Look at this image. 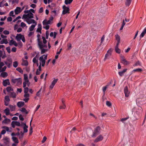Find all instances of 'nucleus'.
Instances as JSON below:
<instances>
[{
    "mask_svg": "<svg viewBox=\"0 0 146 146\" xmlns=\"http://www.w3.org/2000/svg\"><path fill=\"white\" fill-rule=\"evenodd\" d=\"M142 111L143 109L142 108L140 107L137 109L135 112L137 114L139 115L142 113Z\"/></svg>",
    "mask_w": 146,
    "mask_h": 146,
    "instance_id": "22",
    "label": "nucleus"
},
{
    "mask_svg": "<svg viewBox=\"0 0 146 146\" xmlns=\"http://www.w3.org/2000/svg\"><path fill=\"white\" fill-rule=\"evenodd\" d=\"M42 38L43 40V43L44 44H45L46 42H47V41L46 40L45 38L43 36L42 37Z\"/></svg>",
    "mask_w": 146,
    "mask_h": 146,
    "instance_id": "60",
    "label": "nucleus"
},
{
    "mask_svg": "<svg viewBox=\"0 0 146 146\" xmlns=\"http://www.w3.org/2000/svg\"><path fill=\"white\" fill-rule=\"evenodd\" d=\"M5 99L6 101L7 102H9L10 101L9 97L8 96H6L5 98Z\"/></svg>",
    "mask_w": 146,
    "mask_h": 146,
    "instance_id": "48",
    "label": "nucleus"
},
{
    "mask_svg": "<svg viewBox=\"0 0 146 146\" xmlns=\"http://www.w3.org/2000/svg\"><path fill=\"white\" fill-rule=\"evenodd\" d=\"M20 111L26 114H27L28 113V111L26 110L25 108H22L20 110Z\"/></svg>",
    "mask_w": 146,
    "mask_h": 146,
    "instance_id": "28",
    "label": "nucleus"
},
{
    "mask_svg": "<svg viewBox=\"0 0 146 146\" xmlns=\"http://www.w3.org/2000/svg\"><path fill=\"white\" fill-rule=\"evenodd\" d=\"M63 10L62 12V14L65 15L67 13H69L70 9L68 7L64 5L62 6Z\"/></svg>",
    "mask_w": 146,
    "mask_h": 146,
    "instance_id": "6",
    "label": "nucleus"
},
{
    "mask_svg": "<svg viewBox=\"0 0 146 146\" xmlns=\"http://www.w3.org/2000/svg\"><path fill=\"white\" fill-rule=\"evenodd\" d=\"M24 77L25 81H26L27 82H29L28 76L27 74H24Z\"/></svg>",
    "mask_w": 146,
    "mask_h": 146,
    "instance_id": "41",
    "label": "nucleus"
},
{
    "mask_svg": "<svg viewBox=\"0 0 146 146\" xmlns=\"http://www.w3.org/2000/svg\"><path fill=\"white\" fill-rule=\"evenodd\" d=\"M3 85L4 86H6L7 85L10 84L9 80V79H7L4 80L3 81Z\"/></svg>",
    "mask_w": 146,
    "mask_h": 146,
    "instance_id": "13",
    "label": "nucleus"
},
{
    "mask_svg": "<svg viewBox=\"0 0 146 146\" xmlns=\"http://www.w3.org/2000/svg\"><path fill=\"white\" fill-rule=\"evenodd\" d=\"M127 70V69H124L122 71L119 72H118V74L119 75L121 76H123L124 73Z\"/></svg>",
    "mask_w": 146,
    "mask_h": 146,
    "instance_id": "26",
    "label": "nucleus"
},
{
    "mask_svg": "<svg viewBox=\"0 0 146 146\" xmlns=\"http://www.w3.org/2000/svg\"><path fill=\"white\" fill-rule=\"evenodd\" d=\"M73 1V0H65L64 3L66 5L70 4L72 3Z\"/></svg>",
    "mask_w": 146,
    "mask_h": 146,
    "instance_id": "37",
    "label": "nucleus"
},
{
    "mask_svg": "<svg viewBox=\"0 0 146 146\" xmlns=\"http://www.w3.org/2000/svg\"><path fill=\"white\" fill-rule=\"evenodd\" d=\"M119 45L116 44L115 47V50L117 53L119 54L120 53V50L118 48Z\"/></svg>",
    "mask_w": 146,
    "mask_h": 146,
    "instance_id": "30",
    "label": "nucleus"
},
{
    "mask_svg": "<svg viewBox=\"0 0 146 146\" xmlns=\"http://www.w3.org/2000/svg\"><path fill=\"white\" fill-rule=\"evenodd\" d=\"M42 90V88H41L36 93V96L38 97H40V93Z\"/></svg>",
    "mask_w": 146,
    "mask_h": 146,
    "instance_id": "53",
    "label": "nucleus"
},
{
    "mask_svg": "<svg viewBox=\"0 0 146 146\" xmlns=\"http://www.w3.org/2000/svg\"><path fill=\"white\" fill-rule=\"evenodd\" d=\"M45 25V26H44L43 28L45 29L46 30H48L49 29V26L48 25Z\"/></svg>",
    "mask_w": 146,
    "mask_h": 146,
    "instance_id": "59",
    "label": "nucleus"
},
{
    "mask_svg": "<svg viewBox=\"0 0 146 146\" xmlns=\"http://www.w3.org/2000/svg\"><path fill=\"white\" fill-rule=\"evenodd\" d=\"M47 54H44L40 56L39 58L40 64H41L42 66L43 67L44 66L46 60L47 59Z\"/></svg>",
    "mask_w": 146,
    "mask_h": 146,
    "instance_id": "1",
    "label": "nucleus"
},
{
    "mask_svg": "<svg viewBox=\"0 0 146 146\" xmlns=\"http://www.w3.org/2000/svg\"><path fill=\"white\" fill-rule=\"evenodd\" d=\"M11 96L13 98H15L16 96L15 93L14 92H12L11 93Z\"/></svg>",
    "mask_w": 146,
    "mask_h": 146,
    "instance_id": "63",
    "label": "nucleus"
},
{
    "mask_svg": "<svg viewBox=\"0 0 146 146\" xmlns=\"http://www.w3.org/2000/svg\"><path fill=\"white\" fill-rule=\"evenodd\" d=\"M11 126L13 128H15V125L19 126H21L20 123L18 121H13L11 123Z\"/></svg>",
    "mask_w": 146,
    "mask_h": 146,
    "instance_id": "9",
    "label": "nucleus"
},
{
    "mask_svg": "<svg viewBox=\"0 0 146 146\" xmlns=\"http://www.w3.org/2000/svg\"><path fill=\"white\" fill-rule=\"evenodd\" d=\"M9 44L10 46H11L12 45H14L15 46H17L18 45L17 43L13 39L10 41Z\"/></svg>",
    "mask_w": 146,
    "mask_h": 146,
    "instance_id": "17",
    "label": "nucleus"
},
{
    "mask_svg": "<svg viewBox=\"0 0 146 146\" xmlns=\"http://www.w3.org/2000/svg\"><path fill=\"white\" fill-rule=\"evenodd\" d=\"M21 26L23 28L25 27H26V28H27V27L26 26V24L23 22H21Z\"/></svg>",
    "mask_w": 146,
    "mask_h": 146,
    "instance_id": "49",
    "label": "nucleus"
},
{
    "mask_svg": "<svg viewBox=\"0 0 146 146\" xmlns=\"http://www.w3.org/2000/svg\"><path fill=\"white\" fill-rule=\"evenodd\" d=\"M12 81L13 83H17L18 85L21 84L22 82V79L21 78L12 79Z\"/></svg>",
    "mask_w": 146,
    "mask_h": 146,
    "instance_id": "5",
    "label": "nucleus"
},
{
    "mask_svg": "<svg viewBox=\"0 0 146 146\" xmlns=\"http://www.w3.org/2000/svg\"><path fill=\"white\" fill-rule=\"evenodd\" d=\"M9 15L10 16H12V17H14L15 15H14V11H11L9 13Z\"/></svg>",
    "mask_w": 146,
    "mask_h": 146,
    "instance_id": "64",
    "label": "nucleus"
},
{
    "mask_svg": "<svg viewBox=\"0 0 146 146\" xmlns=\"http://www.w3.org/2000/svg\"><path fill=\"white\" fill-rule=\"evenodd\" d=\"M11 121V120L7 118H6L4 120L2 121V123L5 124H8Z\"/></svg>",
    "mask_w": 146,
    "mask_h": 146,
    "instance_id": "21",
    "label": "nucleus"
},
{
    "mask_svg": "<svg viewBox=\"0 0 146 146\" xmlns=\"http://www.w3.org/2000/svg\"><path fill=\"white\" fill-rule=\"evenodd\" d=\"M29 24H30L31 23H33L35 24L36 23V22L34 19H26V21Z\"/></svg>",
    "mask_w": 146,
    "mask_h": 146,
    "instance_id": "19",
    "label": "nucleus"
},
{
    "mask_svg": "<svg viewBox=\"0 0 146 146\" xmlns=\"http://www.w3.org/2000/svg\"><path fill=\"white\" fill-rule=\"evenodd\" d=\"M106 105L109 107H110L111 106V102L108 101H107L106 102Z\"/></svg>",
    "mask_w": 146,
    "mask_h": 146,
    "instance_id": "55",
    "label": "nucleus"
},
{
    "mask_svg": "<svg viewBox=\"0 0 146 146\" xmlns=\"http://www.w3.org/2000/svg\"><path fill=\"white\" fill-rule=\"evenodd\" d=\"M115 37L117 41L116 44H119L120 40V37L117 34L115 35Z\"/></svg>",
    "mask_w": 146,
    "mask_h": 146,
    "instance_id": "23",
    "label": "nucleus"
},
{
    "mask_svg": "<svg viewBox=\"0 0 146 146\" xmlns=\"http://www.w3.org/2000/svg\"><path fill=\"white\" fill-rule=\"evenodd\" d=\"M128 118V117H126L125 118H123L121 119V121L123 123H124V121H125Z\"/></svg>",
    "mask_w": 146,
    "mask_h": 146,
    "instance_id": "61",
    "label": "nucleus"
},
{
    "mask_svg": "<svg viewBox=\"0 0 146 146\" xmlns=\"http://www.w3.org/2000/svg\"><path fill=\"white\" fill-rule=\"evenodd\" d=\"M51 22L49 20L47 21V20H45L43 21L42 22L43 25L44 26H45V25H48L50 24L51 23Z\"/></svg>",
    "mask_w": 146,
    "mask_h": 146,
    "instance_id": "24",
    "label": "nucleus"
},
{
    "mask_svg": "<svg viewBox=\"0 0 146 146\" xmlns=\"http://www.w3.org/2000/svg\"><path fill=\"white\" fill-rule=\"evenodd\" d=\"M12 139L13 141L16 143H18V141L17 138L15 137H13Z\"/></svg>",
    "mask_w": 146,
    "mask_h": 146,
    "instance_id": "40",
    "label": "nucleus"
},
{
    "mask_svg": "<svg viewBox=\"0 0 146 146\" xmlns=\"http://www.w3.org/2000/svg\"><path fill=\"white\" fill-rule=\"evenodd\" d=\"M4 112L5 113L6 115H7L10 114V110L8 108H6L4 110Z\"/></svg>",
    "mask_w": 146,
    "mask_h": 146,
    "instance_id": "31",
    "label": "nucleus"
},
{
    "mask_svg": "<svg viewBox=\"0 0 146 146\" xmlns=\"http://www.w3.org/2000/svg\"><path fill=\"white\" fill-rule=\"evenodd\" d=\"M103 139V137L101 135H99L98 137L96 138L94 140V142H97L102 140Z\"/></svg>",
    "mask_w": 146,
    "mask_h": 146,
    "instance_id": "15",
    "label": "nucleus"
},
{
    "mask_svg": "<svg viewBox=\"0 0 146 146\" xmlns=\"http://www.w3.org/2000/svg\"><path fill=\"white\" fill-rule=\"evenodd\" d=\"M6 90L8 92H10L11 91L13 90V89L11 88V87L10 86L7 87L6 88Z\"/></svg>",
    "mask_w": 146,
    "mask_h": 146,
    "instance_id": "52",
    "label": "nucleus"
},
{
    "mask_svg": "<svg viewBox=\"0 0 146 146\" xmlns=\"http://www.w3.org/2000/svg\"><path fill=\"white\" fill-rule=\"evenodd\" d=\"M108 85H106L105 86L103 87L102 88V90H103V92H104V95H105V92L107 88L108 87Z\"/></svg>",
    "mask_w": 146,
    "mask_h": 146,
    "instance_id": "42",
    "label": "nucleus"
},
{
    "mask_svg": "<svg viewBox=\"0 0 146 146\" xmlns=\"http://www.w3.org/2000/svg\"><path fill=\"white\" fill-rule=\"evenodd\" d=\"M58 80V79H54L52 82L50 86V88L51 89L53 88L54 86L56 84V83L57 82Z\"/></svg>",
    "mask_w": 146,
    "mask_h": 146,
    "instance_id": "14",
    "label": "nucleus"
},
{
    "mask_svg": "<svg viewBox=\"0 0 146 146\" xmlns=\"http://www.w3.org/2000/svg\"><path fill=\"white\" fill-rule=\"evenodd\" d=\"M21 12V8L19 7H17L15 10V13L16 15L20 13Z\"/></svg>",
    "mask_w": 146,
    "mask_h": 146,
    "instance_id": "18",
    "label": "nucleus"
},
{
    "mask_svg": "<svg viewBox=\"0 0 146 146\" xmlns=\"http://www.w3.org/2000/svg\"><path fill=\"white\" fill-rule=\"evenodd\" d=\"M100 128L99 126L97 127L94 130L93 132V134L92 135V137H95L98 135L100 132Z\"/></svg>",
    "mask_w": 146,
    "mask_h": 146,
    "instance_id": "2",
    "label": "nucleus"
},
{
    "mask_svg": "<svg viewBox=\"0 0 146 146\" xmlns=\"http://www.w3.org/2000/svg\"><path fill=\"white\" fill-rule=\"evenodd\" d=\"M146 33V27L144 29L143 31L141 34L140 37V38L143 37L145 34Z\"/></svg>",
    "mask_w": 146,
    "mask_h": 146,
    "instance_id": "25",
    "label": "nucleus"
},
{
    "mask_svg": "<svg viewBox=\"0 0 146 146\" xmlns=\"http://www.w3.org/2000/svg\"><path fill=\"white\" fill-rule=\"evenodd\" d=\"M2 128L4 129H3L1 131V135L5 134L6 133V131L9 132H11V130L9 129V128L7 127L3 126L2 127Z\"/></svg>",
    "mask_w": 146,
    "mask_h": 146,
    "instance_id": "7",
    "label": "nucleus"
},
{
    "mask_svg": "<svg viewBox=\"0 0 146 146\" xmlns=\"http://www.w3.org/2000/svg\"><path fill=\"white\" fill-rule=\"evenodd\" d=\"M40 49L41 50V54H44L45 52L47 51L48 50L47 49H44L43 48Z\"/></svg>",
    "mask_w": 146,
    "mask_h": 146,
    "instance_id": "44",
    "label": "nucleus"
},
{
    "mask_svg": "<svg viewBox=\"0 0 146 146\" xmlns=\"http://www.w3.org/2000/svg\"><path fill=\"white\" fill-rule=\"evenodd\" d=\"M143 101L139 98H137L136 100V104L138 106L140 107L141 105H143Z\"/></svg>",
    "mask_w": 146,
    "mask_h": 146,
    "instance_id": "11",
    "label": "nucleus"
},
{
    "mask_svg": "<svg viewBox=\"0 0 146 146\" xmlns=\"http://www.w3.org/2000/svg\"><path fill=\"white\" fill-rule=\"evenodd\" d=\"M23 36V35L21 34H17L16 36V39L18 41H20Z\"/></svg>",
    "mask_w": 146,
    "mask_h": 146,
    "instance_id": "16",
    "label": "nucleus"
},
{
    "mask_svg": "<svg viewBox=\"0 0 146 146\" xmlns=\"http://www.w3.org/2000/svg\"><path fill=\"white\" fill-rule=\"evenodd\" d=\"M33 62L34 63H35L37 62H38V59L36 57H35L33 59Z\"/></svg>",
    "mask_w": 146,
    "mask_h": 146,
    "instance_id": "46",
    "label": "nucleus"
},
{
    "mask_svg": "<svg viewBox=\"0 0 146 146\" xmlns=\"http://www.w3.org/2000/svg\"><path fill=\"white\" fill-rule=\"evenodd\" d=\"M121 62L125 65H127L129 64V62L126 60L123 56L121 57Z\"/></svg>",
    "mask_w": 146,
    "mask_h": 146,
    "instance_id": "10",
    "label": "nucleus"
},
{
    "mask_svg": "<svg viewBox=\"0 0 146 146\" xmlns=\"http://www.w3.org/2000/svg\"><path fill=\"white\" fill-rule=\"evenodd\" d=\"M111 51L108 50L107 53L106 54L104 60H105L108 58H110L111 55Z\"/></svg>",
    "mask_w": 146,
    "mask_h": 146,
    "instance_id": "20",
    "label": "nucleus"
},
{
    "mask_svg": "<svg viewBox=\"0 0 146 146\" xmlns=\"http://www.w3.org/2000/svg\"><path fill=\"white\" fill-rule=\"evenodd\" d=\"M5 64L8 66V68H10L12 62L11 63H9L7 62H5Z\"/></svg>",
    "mask_w": 146,
    "mask_h": 146,
    "instance_id": "54",
    "label": "nucleus"
},
{
    "mask_svg": "<svg viewBox=\"0 0 146 146\" xmlns=\"http://www.w3.org/2000/svg\"><path fill=\"white\" fill-rule=\"evenodd\" d=\"M6 49L9 53H10L11 52L10 48L9 46L7 47L6 48Z\"/></svg>",
    "mask_w": 146,
    "mask_h": 146,
    "instance_id": "58",
    "label": "nucleus"
},
{
    "mask_svg": "<svg viewBox=\"0 0 146 146\" xmlns=\"http://www.w3.org/2000/svg\"><path fill=\"white\" fill-rule=\"evenodd\" d=\"M4 34L5 35H8L9 34V31L7 30H5L3 32Z\"/></svg>",
    "mask_w": 146,
    "mask_h": 146,
    "instance_id": "56",
    "label": "nucleus"
},
{
    "mask_svg": "<svg viewBox=\"0 0 146 146\" xmlns=\"http://www.w3.org/2000/svg\"><path fill=\"white\" fill-rule=\"evenodd\" d=\"M8 43L7 40L6 39H2L0 42V44H3L5 43L6 44H7Z\"/></svg>",
    "mask_w": 146,
    "mask_h": 146,
    "instance_id": "32",
    "label": "nucleus"
},
{
    "mask_svg": "<svg viewBox=\"0 0 146 146\" xmlns=\"http://www.w3.org/2000/svg\"><path fill=\"white\" fill-rule=\"evenodd\" d=\"M29 91V88L28 87L25 88H24V92L25 93H26L28 92Z\"/></svg>",
    "mask_w": 146,
    "mask_h": 146,
    "instance_id": "57",
    "label": "nucleus"
},
{
    "mask_svg": "<svg viewBox=\"0 0 146 146\" xmlns=\"http://www.w3.org/2000/svg\"><path fill=\"white\" fill-rule=\"evenodd\" d=\"M33 15V14L31 12H30L27 14L23 15L22 19H27L33 18L34 17Z\"/></svg>",
    "mask_w": 146,
    "mask_h": 146,
    "instance_id": "3",
    "label": "nucleus"
},
{
    "mask_svg": "<svg viewBox=\"0 0 146 146\" xmlns=\"http://www.w3.org/2000/svg\"><path fill=\"white\" fill-rule=\"evenodd\" d=\"M56 35H57L56 33L54 32L53 33V32H51L50 33V36L51 37H52L53 36L54 38H55L56 37Z\"/></svg>",
    "mask_w": 146,
    "mask_h": 146,
    "instance_id": "33",
    "label": "nucleus"
},
{
    "mask_svg": "<svg viewBox=\"0 0 146 146\" xmlns=\"http://www.w3.org/2000/svg\"><path fill=\"white\" fill-rule=\"evenodd\" d=\"M124 92L125 97H128L129 95L130 92L128 91L127 86H126L125 87Z\"/></svg>",
    "mask_w": 146,
    "mask_h": 146,
    "instance_id": "8",
    "label": "nucleus"
},
{
    "mask_svg": "<svg viewBox=\"0 0 146 146\" xmlns=\"http://www.w3.org/2000/svg\"><path fill=\"white\" fill-rule=\"evenodd\" d=\"M18 63L17 61H15L13 62V66L15 68H16L18 66Z\"/></svg>",
    "mask_w": 146,
    "mask_h": 146,
    "instance_id": "43",
    "label": "nucleus"
},
{
    "mask_svg": "<svg viewBox=\"0 0 146 146\" xmlns=\"http://www.w3.org/2000/svg\"><path fill=\"white\" fill-rule=\"evenodd\" d=\"M16 70L19 72L20 73H23V71L22 69L20 67L17 68H16Z\"/></svg>",
    "mask_w": 146,
    "mask_h": 146,
    "instance_id": "47",
    "label": "nucleus"
},
{
    "mask_svg": "<svg viewBox=\"0 0 146 146\" xmlns=\"http://www.w3.org/2000/svg\"><path fill=\"white\" fill-rule=\"evenodd\" d=\"M6 68H7V67L6 66H4L3 68H1L0 69V72L5 71V70H6Z\"/></svg>",
    "mask_w": 146,
    "mask_h": 146,
    "instance_id": "50",
    "label": "nucleus"
},
{
    "mask_svg": "<svg viewBox=\"0 0 146 146\" xmlns=\"http://www.w3.org/2000/svg\"><path fill=\"white\" fill-rule=\"evenodd\" d=\"M142 70V69L140 68H137L134 69L133 70V72H141Z\"/></svg>",
    "mask_w": 146,
    "mask_h": 146,
    "instance_id": "51",
    "label": "nucleus"
},
{
    "mask_svg": "<svg viewBox=\"0 0 146 146\" xmlns=\"http://www.w3.org/2000/svg\"><path fill=\"white\" fill-rule=\"evenodd\" d=\"M38 45L40 49H42L44 48H46L47 46L45 44H43L42 42L40 41V39H38Z\"/></svg>",
    "mask_w": 146,
    "mask_h": 146,
    "instance_id": "4",
    "label": "nucleus"
},
{
    "mask_svg": "<svg viewBox=\"0 0 146 146\" xmlns=\"http://www.w3.org/2000/svg\"><path fill=\"white\" fill-rule=\"evenodd\" d=\"M132 0H126L125 4L127 6H129Z\"/></svg>",
    "mask_w": 146,
    "mask_h": 146,
    "instance_id": "39",
    "label": "nucleus"
},
{
    "mask_svg": "<svg viewBox=\"0 0 146 146\" xmlns=\"http://www.w3.org/2000/svg\"><path fill=\"white\" fill-rule=\"evenodd\" d=\"M19 119L21 121H23L24 119L22 115L21 114H20L19 115Z\"/></svg>",
    "mask_w": 146,
    "mask_h": 146,
    "instance_id": "62",
    "label": "nucleus"
},
{
    "mask_svg": "<svg viewBox=\"0 0 146 146\" xmlns=\"http://www.w3.org/2000/svg\"><path fill=\"white\" fill-rule=\"evenodd\" d=\"M28 126L27 125L25 126H24L23 127V129H24V133H27L28 132Z\"/></svg>",
    "mask_w": 146,
    "mask_h": 146,
    "instance_id": "45",
    "label": "nucleus"
},
{
    "mask_svg": "<svg viewBox=\"0 0 146 146\" xmlns=\"http://www.w3.org/2000/svg\"><path fill=\"white\" fill-rule=\"evenodd\" d=\"M9 106L11 111H12L15 110V106L10 105H9Z\"/></svg>",
    "mask_w": 146,
    "mask_h": 146,
    "instance_id": "35",
    "label": "nucleus"
},
{
    "mask_svg": "<svg viewBox=\"0 0 146 146\" xmlns=\"http://www.w3.org/2000/svg\"><path fill=\"white\" fill-rule=\"evenodd\" d=\"M28 64V63L27 60H23L22 63V65L23 66H27Z\"/></svg>",
    "mask_w": 146,
    "mask_h": 146,
    "instance_id": "36",
    "label": "nucleus"
},
{
    "mask_svg": "<svg viewBox=\"0 0 146 146\" xmlns=\"http://www.w3.org/2000/svg\"><path fill=\"white\" fill-rule=\"evenodd\" d=\"M7 55L4 51L0 50V57H2L3 59L6 57Z\"/></svg>",
    "mask_w": 146,
    "mask_h": 146,
    "instance_id": "12",
    "label": "nucleus"
},
{
    "mask_svg": "<svg viewBox=\"0 0 146 146\" xmlns=\"http://www.w3.org/2000/svg\"><path fill=\"white\" fill-rule=\"evenodd\" d=\"M36 23H35L34 25H33L31 26L29 28V29L30 31H32L33 30L34 28L36 25Z\"/></svg>",
    "mask_w": 146,
    "mask_h": 146,
    "instance_id": "27",
    "label": "nucleus"
},
{
    "mask_svg": "<svg viewBox=\"0 0 146 146\" xmlns=\"http://www.w3.org/2000/svg\"><path fill=\"white\" fill-rule=\"evenodd\" d=\"M3 140L5 141L4 143L7 144L9 142V139L7 137H5L3 139Z\"/></svg>",
    "mask_w": 146,
    "mask_h": 146,
    "instance_id": "34",
    "label": "nucleus"
},
{
    "mask_svg": "<svg viewBox=\"0 0 146 146\" xmlns=\"http://www.w3.org/2000/svg\"><path fill=\"white\" fill-rule=\"evenodd\" d=\"M24 102H19L17 103V105L19 107H21L24 106Z\"/></svg>",
    "mask_w": 146,
    "mask_h": 146,
    "instance_id": "29",
    "label": "nucleus"
},
{
    "mask_svg": "<svg viewBox=\"0 0 146 146\" xmlns=\"http://www.w3.org/2000/svg\"><path fill=\"white\" fill-rule=\"evenodd\" d=\"M1 76L2 77L5 78L8 76L7 73L6 72H3L1 73Z\"/></svg>",
    "mask_w": 146,
    "mask_h": 146,
    "instance_id": "38",
    "label": "nucleus"
}]
</instances>
